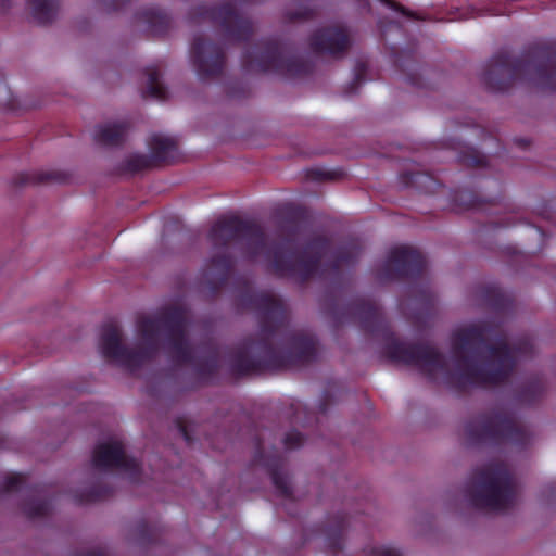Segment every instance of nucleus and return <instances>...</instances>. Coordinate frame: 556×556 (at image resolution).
I'll use <instances>...</instances> for the list:
<instances>
[{
  "label": "nucleus",
  "mask_w": 556,
  "mask_h": 556,
  "mask_svg": "<svg viewBox=\"0 0 556 556\" xmlns=\"http://www.w3.org/2000/svg\"><path fill=\"white\" fill-rule=\"evenodd\" d=\"M337 324L352 321L359 329L382 341V355L392 363L416 366L430 381L444 375L446 386L457 391L489 388L505 383L513 375L519 356H531L530 338L509 344L502 326L481 321L457 329L452 336L454 370L442 352L429 343H406L395 336L381 307L371 300L356 298L341 309H333Z\"/></svg>",
  "instance_id": "f257e3e1"
},
{
  "label": "nucleus",
  "mask_w": 556,
  "mask_h": 556,
  "mask_svg": "<svg viewBox=\"0 0 556 556\" xmlns=\"http://www.w3.org/2000/svg\"><path fill=\"white\" fill-rule=\"evenodd\" d=\"M207 239L214 254L205 262L203 279L212 293H217L228 281L235 267V257L229 251L233 242L242 243V252L250 261L263 255L266 270L277 278H293L301 283L315 275L331 273L338 275L342 266H352L362 252L357 239L340 245L332 258L323 267V258L330 248L326 236L312 238L302 253L287 249L283 243L267 244L266 233L261 225L238 216L219 217L211 227Z\"/></svg>",
  "instance_id": "f03ea898"
},
{
  "label": "nucleus",
  "mask_w": 556,
  "mask_h": 556,
  "mask_svg": "<svg viewBox=\"0 0 556 556\" xmlns=\"http://www.w3.org/2000/svg\"><path fill=\"white\" fill-rule=\"evenodd\" d=\"M238 306L258 313L261 331L245 338L229 355L233 376L244 377L311 363L317 354L313 334L292 330L282 301L244 283L237 296Z\"/></svg>",
  "instance_id": "7ed1b4c3"
},
{
  "label": "nucleus",
  "mask_w": 556,
  "mask_h": 556,
  "mask_svg": "<svg viewBox=\"0 0 556 556\" xmlns=\"http://www.w3.org/2000/svg\"><path fill=\"white\" fill-rule=\"evenodd\" d=\"M187 313L181 306H168L153 317H141L137 330L143 343L128 348L114 321L101 327L99 346L103 357L134 372L152 361L159 352V339L164 334L167 350L177 365L193 364L189 389L195 390L215 382L219 371V353L212 349L208 354L193 362V350L187 337Z\"/></svg>",
  "instance_id": "20e7f679"
},
{
  "label": "nucleus",
  "mask_w": 556,
  "mask_h": 556,
  "mask_svg": "<svg viewBox=\"0 0 556 556\" xmlns=\"http://www.w3.org/2000/svg\"><path fill=\"white\" fill-rule=\"evenodd\" d=\"M519 80L542 90H556V41L531 43L518 58L503 49L489 60L482 73L483 84L494 92H504Z\"/></svg>",
  "instance_id": "39448f33"
},
{
  "label": "nucleus",
  "mask_w": 556,
  "mask_h": 556,
  "mask_svg": "<svg viewBox=\"0 0 556 556\" xmlns=\"http://www.w3.org/2000/svg\"><path fill=\"white\" fill-rule=\"evenodd\" d=\"M465 494L475 508L505 511L516 498L514 475L505 463L490 462L472 471Z\"/></svg>",
  "instance_id": "423d86ee"
},
{
  "label": "nucleus",
  "mask_w": 556,
  "mask_h": 556,
  "mask_svg": "<svg viewBox=\"0 0 556 556\" xmlns=\"http://www.w3.org/2000/svg\"><path fill=\"white\" fill-rule=\"evenodd\" d=\"M242 67L247 72H271L288 78H298L311 74L314 65L311 61L294 55L291 47L278 38H264L244 50Z\"/></svg>",
  "instance_id": "0eeeda50"
},
{
  "label": "nucleus",
  "mask_w": 556,
  "mask_h": 556,
  "mask_svg": "<svg viewBox=\"0 0 556 556\" xmlns=\"http://www.w3.org/2000/svg\"><path fill=\"white\" fill-rule=\"evenodd\" d=\"M467 443L472 447H500L511 444L523 447L529 442V433L519 427L513 416L496 408L479 414L466 424Z\"/></svg>",
  "instance_id": "6e6552de"
},
{
  "label": "nucleus",
  "mask_w": 556,
  "mask_h": 556,
  "mask_svg": "<svg viewBox=\"0 0 556 556\" xmlns=\"http://www.w3.org/2000/svg\"><path fill=\"white\" fill-rule=\"evenodd\" d=\"M191 15L218 24L226 36L235 41H247L254 31L251 20L239 14L230 3L201 4L192 10Z\"/></svg>",
  "instance_id": "1a4fd4ad"
},
{
  "label": "nucleus",
  "mask_w": 556,
  "mask_h": 556,
  "mask_svg": "<svg viewBox=\"0 0 556 556\" xmlns=\"http://www.w3.org/2000/svg\"><path fill=\"white\" fill-rule=\"evenodd\" d=\"M425 256L409 245H397L389 251L387 260L377 271L381 281L419 278L426 268Z\"/></svg>",
  "instance_id": "9d476101"
},
{
  "label": "nucleus",
  "mask_w": 556,
  "mask_h": 556,
  "mask_svg": "<svg viewBox=\"0 0 556 556\" xmlns=\"http://www.w3.org/2000/svg\"><path fill=\"white\" fill-rule=\"evenodd\" d=\"M190 60L199 78L208 80L222 75L226 56L218 43L197 36L190 47Z\"/></svg>",
  "instance_id": "9b49d317"
},
{
  "label": "nucleus",
  "mask_w": 556,
  "mask_h": 556,
  "mask_svg": "<svg viewBox=\"0 0 556 556\" xmlns=\"http://www.w3.org/2000/svg\"><path fill=\"white\" fill-rule=\"evenodd\" d=\"M151 154H134L122 164L124 173L136 174L160 164L172 163L177 153V143L173 138L157 134L152 135L148 140Z\"/></svg>",
  "instance_id": "f8f14e48"
},
{
  "label": "nucleus",
  "mask_w": 556,
  "mask_h": 556,
  "mask_svg": "<svg viewBox=\"0 0 556 556\" xmlns=\"http://www.w3.org/2000/svg\"><path fill=\"white\" fill-rule=\"evenodd\" d=\"M92 466L99 470L118 469L137 480L140 476V464L136 458L129 457L124 451L123 443L112 440L99 443L92 454Z\"/></svg>",
  "instance_id": "ddd939ff"
},
{
  "label": "nucleus",
  "mask_w": 556,
  "mask_h": 556,
  "mask_svg": "<svg viewBox=\"0 0 556 556\" xmlns=\"http://www.w3.org/2000/svg\"><path fill=\"white\" fill-rule=\"evenodd\" d=\"M253 464L262 466L270 476L271 482L276 488L278 494L286 500L292 498V490L289 484L287 476L283 473L285 459L275 452L270 455H265L262 440L257 437L255 440V454Z\"/></svg>",
  "instance_id": "4468645a"
},
{
  "label": "nucleus",
  "mask_w": 556,
  "mask_h": 556,
  "mask_svg": "<svg viewBox=\"0 0 556 556\" xmlns=\"http://www.w3.org/2000/svg\"><path fill=\"white\" fill-rule=\"evenodd\" d=\"M309 47L318 54L340 56L348 51L350 37L344 27H324L311 35Z\"/></svg>",
  "instance_id": "2eb2a0df"
},
{
  "label": "nucleus",
  "mask_w": 556,
  "mask_h": 556,
  "mask_svg": "<svg viewBox=\"0 0 556 556\" xmlns=\"http://www.w3.org/2000/svg\"><path fill=\"white\" fill-rule=\"evenodd\" d=\"M396 67L405 75V81L419 89L430 88L427 81L429 68L420 64L413 51H406L394 60Z\"/></svg>",
  "instance_id": "dca6fc26"
},
{
  "label": "nucleus",
  "mask_w": 556,
  "mask_h": 556,
  "mask_svg": "<svg viewBox=\"0 0 556 556\" xmlns=\"http://www.w3.org/2000/svg\"><path fill=\"white\" fill-rule=\"evenodd\" d=\"M453 201L456 206H458L463 211H480L484 212L489 215L500 213V210L505 205L502 203L503 198H494L491 200H485L479 198L475 192L469 190H460L456 191Z\"/></svg>",
  "instance_id": "f3484780"
},
{
  "label": "nucleus",
  "mask_w": 556,
  "mask_h": 556,
  "mask_svg": "<svg viewBox=\"0 0 556 556\" xmlns=\"http://www.w3.org/2000/svg\"><path fill=\"white\" fill-rule=\"evenodd\" d=\"M546 392V383L542 376L527 378L516 390L515 399L519 404L531 406L542 401Z\"/></svg>",
  "instance_id": "a211bd4d"
},
{
  "label": "nucleus",
  "mask_w": 556,
  "mask_h": 556,
  "mask_svg": "<svg viewBox=\"0 0 556 556\" xmlns=\"http://www.w3.org/2000/svg\"><path fill=\"white\" fill-rule=\"evenodd\" d=\"M481 302L490 309L500 315L508 314L514 308V301L496 286H485L479 291Z\"/></svg>",
  "instance_id": "6ab92c4d"
},
{
  "label": "nucleus",
  "mask_w": 556,
  "mask_h": 556,
  "mask_svg": "<svg viewBox=\"0 0 556 556\" xmlns=\"http://www.w3.org/2000/svg\"><path fill=\"white\" fill-rule=\"evenodd\" d=\"M129 123L115 122L100 125L94 131V140L104 147H118L125 141Z\"/></svg>",
  "instance_id": "aec40b11"
},
{
  "label": "nucleus",
  "mask_w": 556,
  "mask_h": 556,
  "mask_svg": "<svg viewBox=\"0 0 556 556\" xmlns=\"http://www.w3.org/2000/svg\"><path fill=\"white\" fill-rule=\"evenodd\" d=\"M138 18L147 24L153 36H163L170 28V17L159 8H147L137 13Z\"/></svg>",
  "instance_id": "412c9836"
},
{
  "label": "nucleus",
  "mask_w": 556,
  "mask_h": 556,
  "mask_svg": "<svg viewBox=\"0 0 556 556\" xmlns=\"http://www.w3.org/2000/svg\"><path fill=\"white\" fill-rule=\"evenodd\" d=\"M67 181V175L60 170H40V172H22L18 173L14 179L13 184L16 187H22L26 185H41L49 182L64 184Z\"/></svg>",
  "instance_id": "4be33fe9"
},
{
  "label": "nucleus",
  "mask_w": 556,
  "mask_h": 556,
  "mask_svg": "<svg viewBox=\"0 0 556 556\" xmlns=\"http://www.w3.org/2000/svg\"><path fill=\"white\" fill-rule=\"evenodd\" d=\"M401 184L412 187L424 193H433L440 187L439 181L428 173L404 172L400 175Z\"/></svg>",
  "instance_id": "5701e85b"
},
{
  "label": "nucleus",
  "mask_w": 556,
  "mask_h": 556,
  "mask_svg": "<svg viewBox=\"0 0 556 556\" xmlns=\"http://www.w3.org/2000/svg\"><path fill=\"white\" fill-rule=\"evenodd\" d=\"M33 18L39 25L51 24L58 14L59 0H28Z\"/></svg>",
  "instance_id": "b1692460"
},
{
  "label": "nucleus",
  "mask_w": 556,
  "mask_h": 556,
  "mask_svg": "<svg viewBox=\"0 0 556 556\" xmlns=\"http://www.w3.org/2000/svg\"><path fill=\"white\" fill-rule=\"evenodd\" d=\"M348 523L346 516L340 514L334 517L333 523L326 528V543L332 553L342 551L343 535Z\"/></svg>",
  "instance_id": "393cba45"
},
{
  "label": "nucleus",
  "mask_w": 556,
  "mask_h": 556,
  "mask_svg": "<svg viewBox=\"0 0 556 556\" xmlns=\"http://www.w3.org/2000/svg\"><path fill=\"white\" fill-rule=\"evenodd\" d=\"M456 146L453 148L458 150L456 157L459 164L475 168H484L490 165L488 157L473 147L460 144L459 142Z\"/></svg>",
  "instance_id": "a878e982"
},
{
  "label": "nucleus",
  "mask_w": 556,
  "mask_h": 556,
  "mask_svg": "<svg viewBox=\"0 0 556 556\" xmlns=\"http://www.w3.org/2000/svg\"><path fill=\"white\" fill-rule=\"evenodd\" d=\"M146 74L148 76V84L146 90L142 92V97H151L160 101L166 100L167 89L160 80L161 73L159 67L154 65L148 66L146 68Z\"/></svg>",
  "instance_id": "bb28decb"
},
{
  "label": "nucleus",
  "mask_w": 556,
  "mask_h": 556,
  "mask_svg": "<svg viewBox=\"0 0 556 556\" xmlns=\"http://www.w3.org/2000/svg\"><path fill=\"white\" fill-rule=\"evenodd\" d=\"M114 491L110 485L97 482L86 491L76 493L74 497L77 504H88L106 500L111 497Z\"/></svg>",
  "instance_id": "cd10ccee"
},
{
  "label": "nucleus",
  "mask_w": 556,
  "mask_h": 556,
  "mask_svg": "<svg viewBox=\"0 0 556 556\" xmlns=\"http://www.w3.org/2000/svg\"><path fill=\"white\" fill-rule=\"evenodd\" d=\"M307 218V212L301 206H288L282 222V230L293 238L299 233V225Z\"/></svg>",
  "instance_id": "c85d7f7f"
},
{
  "label": "nucleus",
  "mask_w": 556,
  "mask_h": 556,
  "mask_svg": "<svg viewBox=\"0 0 556 556\" xmlns=\"http://www.w3.org/2000/svg\"><path fill=\"white\" fill-rule=\"evenodd\" d=\"M21 508L28 518H42L50 514L51 504L47 500L30 496L22 502Z\"/></svg>",
  "instance_id": "c756f323"
},
{
  "label": "nucleus",
  "mask_w": 556,
  "mask_h": 556,
  "mask_svg": "<svg viewBox=\"0 0 556 556\" xmlns=\"http://www.w3.org/2000/svg\"><path fill=\"white\" fill-rule=\"evenodd\" d=\"M26 482V477L22 473H11L0 479V498L8 494L20 492Z\"/></svg>",
  "instance_id": "7c9ffc66"
},
{
  "label": "nucleus",
  "mask_w": 556,
  "mask_h": 556,
  "mask_svg": "<svg viewBox=\"0 0 556 556\" xmlns=\"http://www.w3.org/2000/svg\"><path fill=\"white\" fill-rule=\"evenodd\" d=\"M316 15L317 12L315 9L303 7L294 11H289L287 13V18L290 22H300L313 20Z\"/></svg>",
  "instance_id": "2f4dec72"
},
{
  "label": "nucleus",
  "mask_w": 556,
  "mask_h": 556,
  "mask_svg": "<svg viewBox=\"0 0 556 556\" xmlns=\"http://www.w3.org/2000/svg\"><path fill=\"white\" fill-rule=\"evenodd\" d=\"M366 74L367 66L364 63H358L355 67L354 79L350 84L346 93L351 94L356 92L357 88L365 81Z\"/></svg>",
  "instance_id": "473e14b6"
},
{
  "label": "nucleus",
  "mask_w": 556,
  "mask_h": 556,
  "mask_svg": "<svg viewBox=\"0 0 556 556\" xmlns=\"http://www.w3.org/2000/svg\"><path fill=\"white\" fill-rule=\"evenodd\" d=\"M304 443V437L296 430H291L286 433L283 438V444L287 450H296Z\"/></svg>",
  "instance_id": "72a5a7b5"
},
{
  "label": "nucleus",
  "mask_w": 556,
  "mask_h": 556,
  "mask_svg": "<svg viewBox=\"0 0 556 556\" xmlns=\"http://www.w3.org/2000/svg\"><path fill=\"white\" fill-rule=\"evenodd\" d=\"M175 425L179 431V433L181 434V437L184 438V440L188 443V444H191L193 442V437H192V429H191V425L189 424V421L187 420L186 417L181 416V417H177L176 420H175Z\"/></svg>",
  "instance_id": "f704fd0d"
},
{
  "label": "nucleus",
  "mask_w": 556,
  "mask_h": 556,
  "mask_svg": "<svg viewBox=\"0 0 556 556\" xmlns=\"http://www.w3.org/2000/svg\"><path fill=\"white\" fill-rule=\"evenodd\" d=\"M137 532L143 543H153L155 541L154 530L147 522L138 523Z\"/></svg>",
  "instance_id": "c9c22d12"
},
{
  "label": "nucleus",
  "mask_w": 556,
  "mask_h": 556,
  "mask_svg": "<svg viewBox=\"0 0 556 556\" xmlns=\"http://www.w3.org/2000/svg\"><path fill=\"white\" fill-rule=\"evenodd\" d=\"M307 177L316 181L332 180L334 179V173L319 168H312L307 170Z\"/></svg>",
  "instance_id": "e433bc0d"
},
{
  "label": "nucleus",
  "mask_w": 556,
  "mask_h": 556,
  "mask_svg": "<svg viewBox=\"0 0 556 556\" xmlns=\"http://www.w3.org/2000/svg\"><path fill=\"white\" fill-rule=\"evenodd\" d=\"M381 3L386 4L388 8L402 13L404 16H407L409 18L420 20L419 16H417L415 13L410 12L409 10L405 9L400 3L393 1V0H379Z\"/></svg>",
  "instance_id": "4c0bfd02"
},
{
  "label": "nucleus",
  "mask_w": 556,
  "mask_h": 556,
  "mask_svg": "<svg viewBox=\"0 0 556 556\" xmlns=\"http://www.w3.org/2000/svg\"><path fill=\"white\" fill-rule=\"evenodd\" d=\"M371 554L374 556H402L399 551L389 546L374 547Z\"/></svg>",
  "instance_id": "58836bf2"
},
{
  "label": "nucleus",
  "mask_w": 556,
  "mask_h": 556,
  "mask_svg": "<svg viewBox=\"0 0 556 556\" xmlns=\"http://www.w3.org/2000/svg\"><path fill=\"white\" fill-rule=\"evenodd\" d=\"M131 0H113L109 5L108 9L110 11H117L122 9L125 4L129 3Z\"/></svg>",
  "instance_id": "ea45409f"
},
{
  "label": "nucleus",
  "mask_w": 556,
  "mask_h": 556,
  "mask_svg": "<svg viewBox=\"0 0 556 556\" xmlns=\"http://www.w3.org/2000/svg\"><path fill=\"white\" fill-rule=\"evenodd\" d=\"M79 556H108V554L105 551H103L101 548H97V549H90V551L84 552Z\"/></svg>",
  "instance_id": "a19ab883"
},
{
  "label": "nucleus",
  "mask_w": 556,
  "mask_h": 556,
  "mask_svg": "<svg viewBox=\"0 0 556 556\" xmlns=\"http://www.w3.org/2000/svg\"><path fill=\"white\" fill-rule=\"evenodd\" d=\"M12 5V0H0V12H5Z\"/></svg>",
  "instance_id": "79ce46f5"
},
{
  "label": "nucleus",
  "mask_w": 556,
  "mask_h": 556,
  "mask_svg": "<svg viewBox=\"0 0 556 556\" xmlns=\"http://www.w3.org/2000/svg\"><path fill=\"white\" fill-rule=\"evenodd\" d=\"M515 142H516V144H517V146H519V147H520V148H522V149H525L526 147H528V146H529V143H530V142H529V140H528V139H526V138H517V139L515 140Z\"/></svg>",
  "instance_id": "37998d69"
},
{
  "label": "nucleus",
  "mask_w": 556,
  "mask_h": 556,
  "mask_svg": "<svg viewBox=\"0 0 556 556\" xmlns=\"http://www.w3.org/2000/svg\"><path fill=\"white\" fill-rule=\"evenodd\" d=\"M0 448H9V439L0 437Z\"/></svg>",
  "instance_id": "c03bdc74"
},
{
  "label": "nucleus",
  "mask_w": 556,
  "mask_h": 556,
  "mask_svg": "<svg viewBox=\"0 0 556 556\" xmlns=\"http://www.w3.org/2000/svg\"><path fill=\"white\" fill-rule=\"evenodd\" d=\"M0 88L7 90L8 89V86H7V83H5V79L3 77L2 74H0Z\"/></svg>",
  "instance_id": "a18cd8bd"
},
{
  "label": "nucleus",
  "mask_w": 556,
  "mask_h": 556,
  "mask_svg": "<svg viewBox=\"0 0 556 556\" xmlns=\"http://www.w3.org/2000/svg\"><path fill=\"white\" fill-rule=\"evenodd\" d=\"M422 293H424V296H425L426 301L431 303L432 300H433L432 294L430 292H427V291H422Z\"/></svg>",
  "instance_id": "49530a36"
},
{
  "label": "nucleus",
  "mask_w": 556,
  "mask_h": 556,
  "mask_svg": "<svg viewBox=\"0 0 556 556\" xmlns=\"http://www.w3.org/2000/svg\"><path fill=\"white\" fill-rule=\"evenodd\" d=\"M319 409H320V412H321V413H326L327 407H326V405L323 403V404H320Z\"/></svg>",
  "instance_id": "de8ad7c7"
},
{
  "label": "nucleus",
  "mask_w": 556,
  "mask_h": 556,
  "mask_svg": "<svg viewBox=\"0 0 556 556\" xmlns=\"http://www.w3.org/2000/svg\"><path fill=\"white\" fill-rule=\"evenodd\" d=\"M496 226H497V227H500V226H501V227H505V226H509V224H508V223H501V224H496Z\"/></svg>",
  "instance_id": "09e8293b"
},
{
  "label": "nucleus",
  "mask_w": 556,
  "mask_h": 556,
  "mask_svg": "<svg viewBox=\"0 0 556 556\" xmlns=\"http://www.w3.org/2000/svg\"><path fill=\"white\" fill-rule=\"evenodd\" d=\"M548 488L551 489V492H554V489H556L554 484L548 485Z\"/></svg>",
  "instance_id": "8fccbe9b"
}]
</instances>
